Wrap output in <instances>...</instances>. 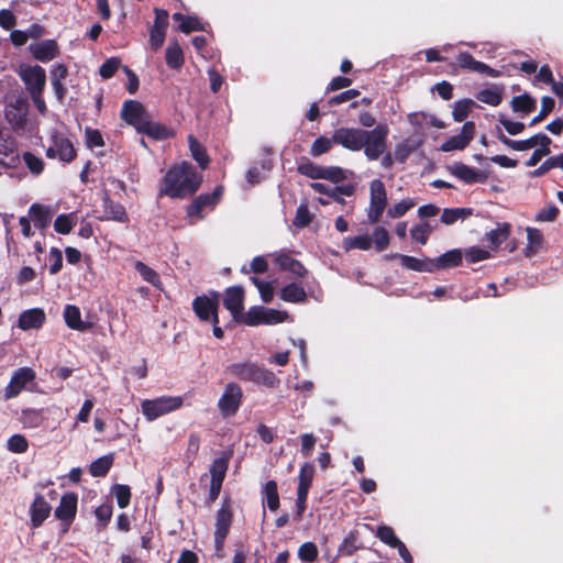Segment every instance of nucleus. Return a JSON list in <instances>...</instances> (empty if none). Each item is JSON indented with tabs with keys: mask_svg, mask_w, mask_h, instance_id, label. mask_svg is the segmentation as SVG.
Here are the masks:
<instances>
[{
	"mask_svg": "<svg viewBox=\"0 0 563 563\" xmlns=\"http://www.w3.org/2000/svg\"><path fill=\"white\" fill-rule=\"evenodd\" d=\"M388 133L389 128L385 123L377 124L372 130L340 128L334 130L333 141L352 152L364 150L368 161H376L386 150Z\"/></svg>",
	"mask_w": 563,
	"mask_h": 563,
	"instance_id": "nucleus-1",
	"label": "nucleus"
},
{
	"mask_svg": "<svg viewBox=\"0 0 563 563\" xmlns=\"http://www.w3.org/2000/svg\"><path fill=\"white\" fill-rule=\"evenodd\" d=\"M201 181L202 176L196 173L189 163H181L166 173L159 195H166L173 199L185 198L192 195Z\"/></svg>",
	"mask_w": 563,
	"mask_h": 563,
	"instance_id": "nucleus-2",
	"label": "nucleus"
},
{
	"mask_svg": "<svg viewBox=\"0 0 563 563\" xmlns=\"http://www.w3.org/2000/svg\"><path fill=\"white\" fill-rule=\"evenodd\" d=\"M345 170L338 166H319V179H328L334 183V186L328 187L319 184V195H328L340 205L344 203V197H350L354 192L352 185H338V183L345 179Z\"/></svg>",
	"mask_w": 563,
	"mask_h": 563,
	"instance_id": "nucleus-3",
	"label": "nucleus"
},
{
	"mask_svg": "<svg viewBox=\"0 0 563 563\" xmlns=\"http://www.w3.org/2000/svg\"><path fill=\"white\" fill-rule=\"evenodd\" d=\"M227 372L239 379L253 382L267 387H275L279 384V379L273 372L250 362L231 364L227 367Z\"/></svg>",
	"mask_w": 563,
	"mask_h": 563,
	"instance_id": "nucleus-4",
	"label": "nucleus"
},
{
	"mask_svg": "<svg viewBox=\"0 0 563 563\" xmlns=\"http://www.w3.org/2000/svg\"><path fill=\"white\" fill-rule=\"evenodd\" d=\"M290 321L288 312L263 306L251 307L243 316H241V322L250 327H256L260 324L274 325Z\"/></svg>",
	"mask_w": 563,
	"mask_h": 563,
	"instance_id": "nucleus-5",
	"label": "nucleus"
},
{
	"mask_svg": "<svg viewBox=\"0 0 563 563\" xmlns=\"http://www.w3.org/2000/svg\"><path fill=\"white\" fill-rule=\"evenodd\" d=\"M184 404L180 396H164L155 399H146L141 402L142 413L148 421L179 409Z\"/></svg>",
	"mask_w": 563,
	"mask_h": 563,
	"instance_id": "nucleus-6",
	"label": "nucleus"
},
{
	"mask_svg": "<svg viewBox=\"0 0 563 563\" xmlns=\"http://www.w3.org/2000/svg\"><path fill=\"white\" fill-rule=\"evenodd\" d=\"M369 208L367 210V219L371 223L379 221L386 205L387 194L385 185L380 179H374L369 184Z\"/></svg>",
	"mask_w": 563,
	"mask_h": 563,
	"instance_id": "nucleus-7",
	"label": "nucleus"
},
{
	"mask_svg": "<svg viewBox=\"0 0 563 563\" xmlns=\"http://www.w3.org/2000/svg\"><path fill=\"white\" fill-rule=\"evenodd\" d=\"M19 75L31 95L43 93L46 84L45 69L38 65H21Z\"/></svg>",
	"mask_w": 563,
	"mask_h": 563,
	"instance_id": "nucleus-8",
	"label": "nucleus"
},
{
	"mask_svg": "<svg viewBox=\"0 0 563 563\" xmlns=\"http://www.w3.org/2000/svg\"><path fill=\"white\" fill-rule=\"evenodd\" d=\"M46 155L49 158H58L64 163H69L75 158L76 152L67 137L54 132L51 135V144L46 150Z\"/></svg>",
	"mask_w": 563,
	"mask_h": 563,
	"instance_id": "nucleus-9",
	"label": "nucleus"
},
{
	"mask_svg": "<svg viewBox=\"0 0 563 563\" xmlns=\"http://www.w3.org/2000/svg\"><path fill=\"white\" fill-rule=\"evenodd\" d=\"M218 306L219 295L217 292L210 296H199L195 298L192 308L197 317L202 321L211 320L213 324H218Z\"/></svg>",
	"mask_w": 563,
	"mask_h": 563,
	"instance_id": "nucleus-10",
	"label": "nucleus"
},
{
	"mask_svg": "<svg viewBox=\"0 0 563 563\" xmlns=\"http://www.w3.org/2000/svg\"><path fill=\"white\" fill-rule=\"evenodd\" d=\"M242 396L243 393L239 385L235 383L228 384L218 401L221 415L224 417L233 416L241 405Z\"/></svg>",
	"mask_w": 563,
	"mask_h": 563,
	"instance_id": "nucleus-11",
	"label": "nucleus"
},
{
	"mask_svg": "<svg viewBox=\"0 0 563 563\" xmlns=\"http://www.w3.org/2000/svg\"><path fill=\"white\" fill-rule=\"evenodd\" d=\"M35 379V372L30 367H20L11 376L8 386L4 389L5 399L16 397L29 383Z\"/></svg>",
	"mask_w": 563,
	"mask_h": 563,
	"instance_id": "nucleus-12",
	"label": "nucleus"
},
{
	"mask_svg": "<svg viewBox=\"0 0 563 563\" xmlns=\"http://www.w3.org/2000/svg\"><path fill=\"white\" fill-rule=\"evenodd\" d=\"M475 133V124L472 121H466L459 134L453 135L445 140L441 146L442 152H452L464 150L473 140Z\"/></svg>",
	"mask_w": 563,
	"mask_h": 563,
	"instance_id": "nucleus-13",
	"label": "nucleus"
},
{
	"mask_svg": "<svg viewBox=\"0 0 563 563\" xmlns=\"http://www.w3.org/2000/svg\"><path fill=\"white\" fill-rule=\"evenodd\" d=\"M498 140L506 145L507 147L514 150V151H527L536 145L545 146L551 144V139L544 134V133H538L527 140H511L507 137L501 130L498 129Z\"/></svg>",
	"mask_w": 563,
	"mask_h": 563,
	"instance_id": "nucleus-14",
	"label": "nucleus"
},
{
	"mask_svg": "<svg viewBox=\"0 0 563 563\" xmlns=\"http://www.w3.org/2000/svg\"><path fill=\"white\" fill-rule=\"evenodd\" d=\"M456 62L459 66L463 69H467L473 73H478L486 75L492 78H497L500 76V71L496 70L483 62L476 60L470 53L460 52L456 55Z\"/></svg>",
	"mask_w": 563,
	"mask_h": 563,
	"instance_id": "nucleus-15",
	"label": "nucleus"
},
{
	"mask_svg": "<svg viewBox=\"0 0 563 563\" xmlns=\"http://www.w3.org/2000/svg\"><path fill=\"white\" fill-rule=\"evenodd\" d=\"M232 522V512L227 504H224L217 512L214 544L217 550H221L224 540L229 533Z\"/></svg>",
	"mask_w": 563,
	"mask_h": 563,
	"instance_id": "nucleus-16",
	"label": "nucleus"
},
{
	"mask_svg": "<svg viewBox=\"0 0 563 563\" xmlns=\"http://www.w3.org/2000/svg\"><path fill=\"white\" fill-rule=\"evenodd\" d=\"M121 117L126 123L133 125L139 131L141 125L148 118V114L142 103L135 100H129L123 104Z\"/></svg>",
	"mask_w": 563,
	"mask_h": 563,
	"instance_id": "nucleus-17",
	"label": "nucleus"
},
{
	"mask_svg": "<svg viewBox=\"0 0 563 563\" xmlns=\"http://www.w3.org/2000/svg\"><path fill=\"white\" fill-rule=\"evenodd\" d=\"M30 53L42 63H47L59 55V47L55 40H44L30 44Z\"/></svg>",
	"mask_w": 563,
	"mask_h": 563,
	"instance_id": "nucleus-18",
	"label": "nucleus"
},
{
	"mask_svg": "<svg viewBox=\"0 0 563 563\" xmlns=\"http://www.w3.org/2000/svg\"><path fill=\"white\" fill-rule=\"evenodd\" d=\"M314 475V467L312 464L306 463L299 474V487H298V497H297V509L298 515H301V512L305 509V501L308 494V490L310 488V485L312 483Z\"/></svg>",
	"mask_w": 563,
	"mask_h": 563,
	"instance_id": "nucleus-19",
	"label": "nucleus"
},
{
	"mask_svg": "<svg viewBox=\"0 0 563 563\" xmlns=\"http://www.w3.org/2000/svg\"><path fill=\"white\" fill-rule=\"evenodd\" d=\"M244 291L242 287L235 286L227 289L223 305L231 312L235 320L241 321V311L243 309Z\"/></svg>",
	"mask_w": 563,
	"mask_h": 563,
	"instance_id": "nucleus-20",
	"label": "nucleus"
},
{
	"mask_svg": "<svg viewBox=\"0 0 563 563\" xmlns=\"http://www.w3.org/2000/svg\"><path fill=\"white\" fill-rule=\"evenodd\" d=\"M45 322V312L40 308H33L23 311L18 321L22 330L38 329Z\"/></svg>",
	"mask_w": 563,
	"mask_h": 563,
	"instance_id": "nucleus-21",
	"label": "nucleus"
},
{
	"mask_svg": "<svg viewBox=\"0 0 563 563\" xmlns=\"http://www.w3.org/2000/svg\"><path fill=\"white\" fill-rule=\"evenodd\" d=\"M31 522L33 527H40L51 512V506L43 496L37 495L31 505Z\"/></svg>",
	"mask_w": 563,
	"mask_h": 563,
	"instance_id": "nucleus-22",
	"label": "nucleus"
},
{
	"mask_svg": "<svg viewBox=\"0 0 563 563\" xmlns=\"http://www.w3.org/2000/svg\"><path fill=\"white\" fill-rule=\"evenodd\" d=\"M274 257L275 263L283 271H288L296 276H302L306 273L305 267L300 262L292 258L288 253L278 252L272 255Z\"/></svg>",
	"mask_w": 563,
	"mask_h": 563,
	"instance_id": "nucleus-23",
	"label": "nucleus"
},
{
	"mask_svg": "<svg viewBox=\"0 0 563 563\" xmlns=\"http://www.w3.org/2000/svg\"><path fill=\"white\" fill-rule=\"evenodd\" d=\"M463 254L459 249H453L437 258H432L433 272L438 269H446L456 267L462 263Z\"/></svg>",
	"mask_w": 563,
	"mask_h": 563,
	"instance_id": "nucleus-24",
	"label": "nucleus"
},
{
	"mask_svg": "<svg viewBox=\"0 0 563 563\" xmlns=\"http://www.w3.org/2000/svg\"><path fill=\"white\" fill-rule=\"evenodd\" d=\"M77 510V496L66 494L60 498L58 507L55 509V516L60 520H71Z\"/></svg>",
	"mask_w": 563,
	"mask_h": 563,
	"instance_id": "nucleus-25",
	"label": "nucleus"
},
{
	"mask_svg": "<svg viewBox=\"0 0 563 563\" xmlns=\"http://www.w3.org/2000/svg\"><path fill=\"white\" fill-rule=\"evenodd\" d=\"M399 261L404 267L415 272L433 273L432 258H417L410 255H398Z\"/></svg>",
	"mask_w": 563,
	"mask_h": 563,
	"instance_id": "nucleus-26",
	"label": "nucleus"
},
{
	"mask_svg": "<svg viewBox=\"0 0 563 563\" xmlns=\"http://www.w3.org/2000/svg\"><path fill=\"white\" fill-rule=\"evenodd\" d=\"M449 169L453 176L463 180L466 184H474L481 177V174L477 169L470 167L463 163H455L452 166H450Z\"/></svg>",
	"mask_w": 563,
	"mask_h": 563,
	"instance_id": "nucleus-27",
	"label": "nucleus"
},
{
	"mask_svg": "<svg viewBox=\"0 0 563 563\" xmlns=\"http://www.w3.org/2000/svg\"><path fill=\"white\" fill-rule=\"evenodd\" d=\"M64 319L73 330L85 331L89 328V324L81 320V313L77 306L67 305L64 309Z\"/></svg>",
	"mask_w": 563,
	"mask_h": 563,
	"instance_id": "nucleus-28",
	"label": "nucleus"
},
{
	"mask_svg": "<svg viewBox=\"0 0 563 563\" xmlns=\"http://www.w3.org/2000/svg\"><path fill=\"white\" fill-rule=\"evenodd\" d=\"M7 120L15 128H22L26 121V108L23 102L18 101L5 109Z\"/></svg>",
	"mask_w": 563,
	"mask_h": 563,
	"instance_id": "nucleus-29",
	"label": "nucleus"
},
{
	"mask_svg": "<svg viewBox=\"0 0 563 563\" xmlns=\"http://www.w3.org/2000/svg\"><path fill=\"white\" fill-rule=\"evenodd\" d=\"M526 231L528 242L525 249V254L527 257H531L541 249L543 244V234L540 230L530 227H528Z\"/></svg>",
	"mask_w": 563,
	"mask_h": 563,
	"instance_id": "nucleus-30",
	"label": "nucleus"
},
{
	"mask_svg": "<svg viewBox=\"0 0 563 563\" xmlns=\"http://www.w3.org/2000/svg\"><path fill=\"white\" fill-rule=\"evenodd\" d=\"M139 132L145 133L155 140H164L170 135V131L166 126L157 122L151 121L150 118H147L146 121H144Z\"/></svg>",
	"mask_w": 563,
	"mask_h": 563,
	"instance_id": "nucleus-31",
	"label": "nucleus"
},
{
	"mask_svg": "<svg viewBox=\"0 0 563 563\" xmlns=\"http://www.w3.org/2000/svg\"><path fill=\"white\" fill-rule=\"evenodd\" d=\"M104 216L107 219L114 220L118 222L128 221V214L124 207L108 198L104 199Z\"/></svg>",
	"mask_w": 563,
	"mask_h": 563,
	"instance_id": "nucleus-32",
	"label": "nucleus"
},
{
	"mask_svg": "<svg viewBox=\"0 0 563 563\" xmlns=\"http://www.w3.org/2000/svg\"><path fill=\"white\" fill-rule=\"evenodd\" d=\"M29 214L36 227L44 229L51 222V212L46 207H43L38 203H34L31 206L29 210Z\"/></svg>",
	"mask_w": 563,
	"mask_h": 563,
	"instance_id": "nucleus-33",
	"label": "nucleus"
},
{
	"mask_svg": "<svg viewBox=\"0 0 563 563\" xmlns=\"http://www.w3.org/2000/svg\"><path fill=\"white\" fill-rule=\"evenodd\" d=\"M509 233L510 225L508 223H499L496 229L486 233V240L496 249L508 239Z\"/></svg>",
	"mask_w": 563,
	"mask_h": 563,
	"instance_id": "nucleus-34",
	"label": "nucleus"
},
{
	"mask_svg": "<svg viewBox=\"0 0 563 563\" xmlns=\"http://www.w3.org/2000/svg\"><path fill=\"white\" fill-rule=\"evenodd\" d=\"M422 141L411 142L409 140H404L395 146L394 157L399 163H405L409 155L415 152L420 145Z\"/></svg>",
	"mask_w": 563,
	"mask_h": 563,
	"instance_id": "nucleus-35",
	"label": "nucleus"
},
{
	"mask_svg": "<svg viewBox=\"0 0 563 563\" xmlns=\"http://www.w3.org/2000/svg\"><path fill=\"white\" fill-rule=\"evenodd\" d=\"M77 214H59L54 221V229L59 234H68L71 232L74 227L77 224Z\"/></svg>",
	"mask_w": 563,
	"mask_h": 563,
	"instance_id": "nucleus-36",
	"label": "nucleus"
},
{
	"mask_svg": "<svg viewBox=\"0 0 563 563\" xmlns=\"http://www.w3.org/2000/svg\"><path fill=\"white\" fill-rule=\"evenodd\" d=\"M229 456L216 459L210 466L211 482L222 484L229 466Z\"/></svg>",
	"mask_w": 563,
	"mask_h": 563,
	"instance_id": "nucleus-37",
	"label": "nucleus"
},
{
	"mask_svg": "<svg viewBox=\"0 0 563 563\" xmlns=\"http://www.w3.org/2000/svg\"><path fill=\"white\" fill-rule=\"evenodd\" d=\"M173 19L179 22V30L184 33L202 30V24L196 16H186L181 13H174Z\"/></svg>",
	"mask_w": 563,
	"mask_h": 563,
	"instance_id": "nucleus-38",
	"label": "nucleus"
},
{
	"mask_svg": "<svg viewBox=\"0 0 563 563\" xmlns=\"http://www.w3.org/2000/svg\"><path fill=\"white\" fill-rule=\"evenodd\" d=\"M280 298L287 302H300L306 298V292L299 285L289 284L280 290Z\"/></svg>",
	"mask_w": 563,
	"mask_h": 563,
	"instance_id": "nucleus-39",
	"label": "nucleus"
},
{
	"mask_svg": "<svg viewBox=\"0 0 563 563\" xmlns=\"http://www.w3.org/2000/svg\"><path fill=\"white\" fill-rule=\"evenodd\" d=\"M537 102L529 95L516 96L511 100V108L515 112L529 113L536 109Z\"/></svg>",
	"mask_w": 563,
	"mask_h": 563,
	"instance_id": "nucleus-40",
	"label": "nucleus"
},
{
	"mask_svg": "<svg viewBox=\"0 0 563 563\" xmlns=\"http://www.w3.org/2000/svg\"><path fill=\"white\" fill-rule=\"evenodd\" d=\"M113 463L112 454L101 456L93 461L89 466V473L95 476H104Z\"/></svg>",
	"mask_w": 563,
	"mask_h": 563,
	"instance_id": "nucleus-41",
	"label": "nucleus"
},
{
	"mask_svg": "<svg viewBox=\"0 0 563 563\" xmlns=\"http://www.w3.org/2000/svg\"><path fill=\"white\" fill-rule=\"evenodd\" d=\"M166 63L170 68H179L184 64V54L178 43H169L166 48Z\"/></svg>",
	"mask_w": 563,
	"mask_h": 563,
	"instance_id": "nucleus-42",
	"label": "nucleus"
},
{
	"mask_svg": "<svg viewBox=\"0 0 563 563\" xmlns=\"http://www.w3.org/2000/svg\"><path fill=\"white\" fill-rule=\"evenodd\" d=\"M471 213H472V210L467 209V208H454V209L446 208L443 210V212L441 214V221L444 224L450 225V224H453L454 222H456L459 219L466 218Z\"/></svg>",
	"mask_w": 563,
	"mask_h": 563,
	"instance_id": "nucleus-43",
	"label": "nucleus"
},
{
	"mask_svg": "<svg viewBox=\"0 0 563 563\" xmlns=\"http://www.w3.org/2000/svg\"><path fill=\"white\" fill-rule=\"evenodd\" d=\"M473 104H474V101L471 99H462V100L454 102L453 111H452L454 121H456V122L464 121L468 117V113H470Z\"/></svg>",
	"mask_w": 563,
	"mask_h": 563,
	"instance_id": "nucleus-44",
	"label": "nucleus"
},
{
	"mask_svg": "<svg viewBox=\"0 0 563 563\" xmlns=\"http://www.w3.org/2000/svg\"><path fill=\"white\" fill-rule=\"evenodd\" d=\"M264 495L269 510L276 511L279 506V498L277 493V485L274 481H269L265 484Z\"/></svg>",
	"mask_w": 563,
	"mask_h": 563,
	"instance_id": "nucleus-45",
	"label": "nucleus"
},
{
	"mask_svg": "<svg viewBox=\"0 0 563 563\" xmlns=\"http://www.w3.org/2000/svg\"><path fill=\"white\" fill-rule=\"evenodd\" d=\"M135 269L144 280H146L147 283L152 284L155 287H161V278L154 269H152L142 262L135 263Z\"/></svg>",
	"mask_w": 563,
	"mask_h": 563,
	"instance_id": "nucleus-46",
	"label": "nucleus"
},
{
	"mask_svg": "<svg viewBox=\"0 0 563 563\" xmlns=\"http://www.w3.org/2000/svg\"><path fill=\"white\" fill-rule=\"evenodd\" d=\"M432 231L433 228L428 222H423L415 225L410 230V234L416 242L420 243L421 245H424L427 244L429 235L432 233Z\"/></svg>",
	"mask_w": 563,
	"mask_h": 563,
	"instance_id": "nucleus-47",
	"label": "nucleus"
},
{
	"mask_svg": "<svg viewBox=\"0 0 563 563\" xmlns=\"http://www.w3.org/2000/svg\"><path fill=\"white\" fill-rule=\"evenodd\" d=\"M407 119L413 128L415 133L423 135L424 129L428 126L427 112H411L408 114Z\"/></svg>",
	"mask_w": 563,
	"mask_h": 563,
	"instance_id": "nucleus-48",
	"label": "nucleus"
},
{
	"mask_svg": "<svg viewBox=\"0 0 563 563\" xmlns=\"http://www.w3.org/2000/svg\"><path fill=\"white\" fill-rule=\"evenodd\" d=\"M476 98L481 102L493 107H497L503 100L500 91L495 89H483L477 93Z\"/></svg>",
	"mask_w": 563,
	"mask_h": 563,
	"instance_id": "nucleus-49",
	"label": "nucleus"
},
{
	"mask_svg": "<svg viewBox=\"0 0 563 563\" xmlns=\"http://www.w3.org/2000/svg\"><path fill=\"white\" fill-rule=\"evenodd\" d=\"M372 238L367 234H362L353 238H347L344 241L345 247L357 249V250H368L372 245Z\"/></svg>",
	"mask_w": 563,
	"mask_h": 563,
	"instance_id": "nucleus-50",
	"label": "nucleus"
},
{
	"mask_svg": "<svg viewBox=\"0 0 563 563\" xmlns=\"http://www.w3.org/2000/svg\"><path fill=\"white\" fill-rule=\"evenodd\" d=\"M112 493L120 508H125L130 504L131 490L129 486L117 484L112 487Z\"/></svg>",
	"mask_w": 563,
	"mask_h": 563,
	"instance_id": "nucleus-51",
	"label": "nucleus"
},
{
	"mask_svg": "<svg viewBox=\"0 0 563 563\" xmlns=\"http://www.w3.org/2000/svg\"><path fill=\"white\" fill-rule=\"evenodd\" d=\"M189 147L192 157L198 162L201 168H206L208 164L206 152L192 136H189Z\"/></svg>",
	"mask_w": 563,
	"mask_h": 563,
	"instance_id": "nucleus-52",
	"label": "nucleus"
},
{
	"mask_svg": "<svg viewBox=\"0 0 563 563\" xmlns=\"http://www.w3.org/2000/svg\"><path fill=\"white\" fill-rule=\"evenodd\" d=\"M415 206V201L412 199H402L395 206L390 207L387 210V214L389 218H400L406 214L408 210H410Z\"/></svg>",
	"mask_w": 563,
	"mask_h": 563,
	"instance_id": "nucleus-53",
	"label": "nucleus"
},
{
	"mask_svg": "<svg viewBox=\"0 0 563 563\" xmlns=\"http://www.w3.org/2000/svg\"><path fill=\"white\" fill-rule=\"evenodd\" d=\"M0 163L8 168L15 167L19 163V156L10 145L0 148Z\"/></svg>",
	"mask_w": 563,
	"mask_h": 563,
	"instance_id": "nucleus-54",
	"label": "nucleus"
},
{
	"mask_svg": "<svg viewBox=\"0 0 563 563\" xmlns=\"http://www.w3.org/2000/svg\"><path fill=\"white\" fill-rule=\"evenodd\" d=\"M554 99L552 97L545 96L541 100V110H539V114L536 115L529 123L530 126L539 123L544 117H547L554 108Z\"/></svg>",
	"mask_w": 563,
	"mask_h": 563,
	"instance_id": "nucleus-55",
	"label": "nucleus"
},
{
	"mask_svg": "<svg viewBox=\"0 0 563 563\" xmlns=\"http://www.w3.org/2000/svg\"><path fill=\"white\" fill-rule=\"evenodd\" d=\"M312 214L309 212L307 205L301 203L296 211L292 224L297 228H303L310 223Z\"/></svg>",
	"mask_w": 563,
	"mask_h": 563,
	"instance_id": "nucleus-56",
	"label": "nucleus"
},
{
	"mask_svg": "<svg viewBox=\"0 0 563 563\" xmlns=\"http://www.w3.org/2000/svg\"><path fill=\"white\" fill-rule=\"evenodd\" d=\"M490 253L482 247L472 246L465 251V258L468 263H477L489 258Z\"/></svg>",
	"mask_w": 563,
	"mask_h": 563,
	"instance_id": "nucleus-57",
	"label": "nucleus"
},
{
	"mask_svg": "<svg viewBox=\"0 0 563 563\" xmlns=\"http://www.w3.org/2000/svg\"><path fill=\"white\" fill-rule=\"evenodd\" d=\"M373 241L377 251H384L389 243L388 232L382 227L376 228L373 232Z\"/></svg>",
	"mask_w": 563,
	"mask_h": 563,
	"instance_id": "nucleus-58",
	"label": "nucleus"
},
{
	"mask_svg": "<svg viewBox=\"0 0 563 563\" xmlns=\"http://www.w3.org/2000/svg\"><path fill=\"white\" fill-rule=\"evenodd\" d=\"M376 536L387 545L395 547V543L398 542V538L396 537L393 528L388 526H380L377 528Z\"/></svg>",
	"mask_w": 563,
	"mask_h": 563,
	"instance_id": "nucleus-59",
	"label": "nucleus"
},
{
	"mask_svg": "<svg viewBox=\"0 0 563 563\" xmlns=\"http://www.w3.org/2000/svg\"><path fill=\"white\" fill-rule=\"evenodd\" d=\"M559 214V209L556 208L555 205H549L547 206L545 208L541 209L537 214H536V221L538 222H552L556 219Z\"/></svg>",
	"mask_w": 563,
	"mask_h": 563,
	"instance_id": "nucleus-60",
	"label": "nucleus"
},
{
	"mask_svg": "<svg viewBox=\"0 0 563 563\" xmlns=\"http://www.w3.org/2000/svg\"><path fill=\"white\" fill-rule=\"evenodd\" d=\"M27 441L20 434H14L8 440V449L14 453H24L27 450Z\"/></svg>",
	"mask_w": 563,
	"mask_h": 563,
	"instance_id": "nucleus-61",
	"label": "nucleus"
},
{
	"mask_svg": "<svg viewBox=\"0 0 563 563\" xmlns=\"http://www.w3.org/2000/svg\"><path fill=\"white\" fill-rule=\"evenodd\" d=\"M498 120L510 135H517L525 130V124L522 122L511 121L506 115L501 114Z\"/></svg>",
	"mask_w": 563,
	"mask_h": 563,
	"instance_id": "nucleus-62",
	"label": "nucleus"
},
{
	"mask_svg": "<svg viewBox=\"0 0 563 563\" xmlns=\"http://www.w3.org/2000/svg\"><path fill=\"white\" fill-rule=\"evenodd\" d=\"M298 556L303 562H312L317 558V547L312 542L303 543L298 551Z\"/></svg>",
	"mask_w": 563,
	"mask_h": 563,
	"instance_id": "nucleus-63",
	"label": "nucleus"
},
{
	"mask_svg": "<svg viewBox=\"0 0 563 563\" xmlns=\"http://www.w3.org/2000/svg\"><path fill=\"white\" fill-rule=\"evenodd\" d=\"M166 35V29L151 27L150 31V43L154 51L162 47Z\"/></svg>",
	"mask_w": 563,
	"mask_h": 563,
	"instance_id": "nucleus-64",
	"label": "nucleus"
}]
</instances>
